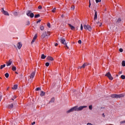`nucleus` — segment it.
<instances>
[{"mask_svg": "<svg viewBox=\"0 0 125 125\" xmlns=\"http://www.w3.org/2000/svg\"><path fill=\"white\" fill-rule=\"evenodd\" d=\"M87 106H80L79 107H78V106H75L73 107L72 108H70L69 110H67L66 111V113L67 114H69V113H72V112H74L75 111L78 112L79 111H82V110H83L84 108H86Z\"/></svg>", "mask_w": 125, "mask_h": 125, "instance_id": "nucleus-1", "label": "nucleus"}, {"mask_svg": "<svg viewBox=\"0 0 125 125\" xmlns=\"http://www.w3.org/2000/svg\"><path fill=\"white\" fill-rule=\"evenodd\" d=\"M50 36V34L49 33V32H46L45 31L42 33V36H41V39H44V38H46V37H49Z\"/></svg>", "mask_w": 125, "mask_h": 125, "instance_id": "nucleus-2", "label": "nucleus"}, {"mask_svg": "<svg viewBox=\"0 0 125 125\" xmlns=\"http://www.w3.org/2000/svg\"><path fill=\"white\" fill-rule=\"evenodd\" d=\"M111 97L112 98H122V97H124V95L123 94L117 95L115 94L111 95Z\"/></svg>", "mask_w": 125, "mask_h": 125, "instance_id": "nucleus-3", "label": "nucleus"}, {"mask_svg": "<svg viewBox=\"0 0 125 125\" xmlns=\"http://www.w3.org/2000/svg\"><path fill=\"white\" fill-rule=\"evenodd\" d=\"M83 28L85 30H88L89 32L91 31V26L89 25H86V24H84L83 25Z\"/></svg>", "mask_w": 125, "mask_h": 125, "instance_id": "nucleus-4", "label": "nucleus"}, {"mask_svg": "<svg viewBox=\"0 0 125 125\" xmlns=\"http://www.w3.org/2000/svg\"><path fill=\"white\" fill-rule=\"evenodd\" d=\"M105 76L107 77V78H108L109 80H110V81H113V80H114V78L112 77V75H111V73L110 72H107L105 74Z\"/></svg>", "mask_w": 125, "mask_h": 125, "instance_id": "nucleus-5", "label": "nucleus"}, {"mask_svg": "<svg viewBox=\"0 0 125 125\" xmlns=\"http://www.w3.org/2000/svg\"><path fill=\"white\" fill-rule=\"evenodd\" d=\"M1 12H2V13H3L4 14V15H6V16H9V14L8 13V12L7 11L4 10L3 8H2L1 9Z\"/></svg>", "mask_w": 125, "mask_h": 125, "instance_id": "nucleus-6", "label": "nucleus"}, {"mask_svg": "<svg viewBox=\"0 0 125 125\" xmlns=\"http://www.w3.org/2000/svg\"><path fill=\"white\" fill-rule=\"evenodd\" d=\"M26 15L31 17V18H33V17H34V13H32L31 11H28L26 13Z\"/></svg>", "mask_w": 125, "mask_h": 125, "instance_id": "nucleus-7", "label": "nucleus"}, {"mask_svg": "<svg viewBox=\"0 0 125 125\" xmlns=\"http://www.w3.org/2000/svg\"><path fill=\"white\" fill-rule=\"evenodd\" d=\"M11 64H12V60H9L8 62H6V65L7 67H9V66H11Z\"/></svg>", "mask_w": 125, "mask_h": 125, "instance_id": "nucleus-8", "label": "nucleus"}, {"mask_svg": "<svg viewBox=\"0 0 125 125\" xmlns=\"http://www.w3.org/2000/svg\"><path fill=\"white\" fill-rule=\"evenodd\" d=\"M60 41H61V42H62V43L64 45H66L67 43L65 42L66 40H65V39L62 38V39H61Z\"/></svg>", "mask_w": 125, "mask_h": 125, "instance_id": "nucleus-9", "label": "nucleus"}, {"mask_svg": "<svg viewBox=\"0 0 125 125\" xmlns=\"http://www.w3.org/2000/svg\"><path fill=\"white\" fill-rule=\"evenodd\" d=\"M35 75H36V71H34L31 74L30 76V79H34V77H35Z\"/></svg>", "mask_w": 125, "mask_h": 125, "instance_id": "nucleus-10", "label": "nucleus"}, {"mask_svg": "<svg viewBox=\"0 0 125 125\" xmlns=\"http://www.w3.org/2000/svg\"><path fill=\"white\" fill-rule=\"evenodd\" d=\"M97 20V12H96V11L95 10V15H94V21H95V20Z\"/></svg>", "mask_w": 125, "mask_h": 125, "instance_id": "nucleus-11", "label": "nucleus"}, {"mask_svg": "<svg viewBox=\"0 0 125 125\" xmlns=\"http://www.w3.org/2000/svg\"><path fill=\"white\" fill-rule=\"evenodd\" d=\"M17 47L19 49H20V48H21V47H22V44L20 42L18 43Z\"/></svg>", "mask_w": 125, "mask_h": 125, "instance_id": "nucleus-12", "label": "nucleus"}, {"mask_svg": "<svg viewBox=\"0 0 125 125\" xmlns=\"http://www.w3.org/2000/svg\"><path fill=\"white\" fill-rule=\"evenodd\" d=\"M47 59L48 60H50V61H53V60H54V59H53V58L50 57V56H48L47 57Z\"/></svg>", "mask_w": 125, "mask_h": 125, "instance_id": "nucleus-13", "label": "nucleus"}, {"mask_svg": "<svg viewBox=\"0 0 125 125\" xmlns=\"http://www.w3.org/2000/svg\"><path fill=\"white\" fill-rule=\"evenodd\" d=\"M68 25L70 27L71 30H74L75 29V26L72 25V24H68Z\"/></svg>", "mask_w": 125, "mask_h": 125, "instance_id": "nucleus-14", "label": "nucleus"}, {"mask_svg": "<svg viewBox=\"0 0 125 125\" xmlns=\"http://www.w3.org/2000/svg\"><path fill=\"white\" fill-rule=\"evenodd\" d=\"M45 94V93L42 91L40 93V96H44Z\"/></svg>", "mask_w": 125, "mask_h": 125, "instance_id": "nucleus-15", "label": "nucleus"}, {"mask_svg": "<svg viewBox=\"0 0 125 125\" xmlns=\"http://www.w3.org/2000/svg\"><path fill=\"white\" fill-rule=\"evenodd\" d=\"M18 87V85L17 84H15L14 85L13 87L12 88V89H17Z\"/></svg>", "mask_w": 125, "mask_h": 125, "instance_id": "nucleus-16", "label": "nucleus"}, {"mask_svg": "<svg viewBox=\"0 0 125 125\" xmlns=\"http://www.w3.org/2000/svg\"><path fill=\"white\" fill-rule=\"evenodd\" d=\"M96 24H97V25H98L100 27H101V26H102V23L99 21L97 22Z\"/></svg>", "mask_w": 125, "mask_h": 125, "instance_id": "nucleus-17", "label": "nucleus"}, {"mask_svg": "<svg viewBox=\"0 0 125 125\" xmlns=\"http://www.w3.org/2000/svg\"><path fill=\"white\" fill-rule=\"evenodd\" d=\"M40 28L41 31H43V30H44V27H43V25H41Z\"/></svg>", "mask_w": 125, "mask_h": 125, "instance_id": "nucleus-18", "label": "nucleus"}, {"mask_svg": "<svg viewBox=\"0 0 125 125\" xmlns=\"http://www.w3.org/2000/svg\"><path fill=\"white\" fill-rule=\"evenodd\" d=\"M46 57V56H45L44 54H43L42 55L41 58L42 59H45Z\"/></svg>", "mask_w": 125, "mask_h": 125, "instance_id": "nucleus-19", "label": "nucleus"}, {"mask_svg": "<svg viewBox=\"0 0 125 125\" xmlns=\"http://www.w3.org/2000/svg\"><path fill=\"white\" fill-rule=\"evenodd\" d=\"M122 65L123 67L125 66V61H123L122 62Z\"/></svg>", "mask_w": 125, "mask_h": 125, "instance_id": "nucleus-20", "label": "nucleus"}, {"mask_svg": "<svg viewBox=\"0 0 125 125\" xmlns=\"http://www.w3.org/2000/svg\"><path fill=\"white\" fill-rule=\"evenodd\" d=\"M12 71H16V67L13 66L12 68Z\"/></svg>", "mask_w": 125, "mask_h": 125, "instance_id": "nucleus-21", "label": "nucleus"}, {"mask_svg": "<svg viewBox=\"0 0 125 125\" xmlns=\"http://www.w3.org/2000/svg\"><path fill=\"white\" fill-rule=\"evenodd\" d=\"M37 38H38V35L37 34H35L34 38H33V40H37Z\"/></svg>", "mask_w": 125, "mask_h": 125, "instance_id": "nucleus-22", "label": "nucleus"}, {"mask_svg": "<svg viewBox=\"0 0 125 125\" xmlns=\"http://www.w3.org/2000/svg\"><path fill=\"white\" fill-rule=\"evenodd\" d=\"M85 66H87V63H84L82 66V68H85Z\"/></svg>", "mask_w": 125, "mask_h": 125, "instance_id": "nucleus-23", "label": "nucleus"}, {"mask_svg": "<svg viewBox=\"0 0 125 125\" xmlns=\"http://www.w3.org/2000/svg\"><path fill=\"white\" fill-rule=\"evenodd\" d=\"M5 67V64L0 65V70L2 69L3 68H4Z\"/></svg>", "mask_w": 125, "mask_h": 125, "instance_id": "nucleus-24", "label": "nucleus"}, {"mask_svg": "<svg viewBox=\"0 0 125 125\" xmlns=\"http://www.w3.org/2000/svg\"><path fill=\"white\" fill-rule=\"evenodd\" d=\"M5 77L6 78H8V77H9V74H8V73H6L5 74Z\"/></svg>", "mask_w": 125, "mask_h": 125, "instance_id": "nucleus-25", "label": "nucleus"}, {"mask_svg": "<svg viewBox=\"0 0 125 125\" xmlns=\"http://www.w3.org/2000/svg\"><path fill=\"white\" fill-rule=\"evenodd\" d=\"M71 10H75V6L74 5L71 6Z\"/></svg>", "mask_w": 125, "mask_h": 125, "instance_id": "nucleus-26", "label": "nucleus"}, {"mask_svg": "<svg viewBox=\"0 0 125 125\" xmlns=\"http://www.w3.org/2000/svg\"><path fill=\"white\" fill-rule=\"evenodd\" d=\"M81 31H83V24H81Z\"/></svg>", "mask_w": 125, "mask_h": 125, "instance_id": "nucleus-27", "label": "nucleus"}, {"mask_svg": "<svg viewBox=\"0 0 125 125\" xmlns=\"http://www.w3.org/2000/svg\"><path fill=\"white\" fill-rule=\"evenodd\" d=\"M40 17V14H37L35 16V18H39Z\"/></svg>", "mask_w": 125, "mask_h": 125, "instance_id": "nucleus-28", "label": "nucleus"}, {"mask_svg": "<svg viewBox=\"0 0 125 125\" xmlns=\"http://www.w3.org/2000/svg\"><path fill=\"white\" fill-rule=\"evenodd\" d=\"M121 79H122V80H125V75H121Z\"/></svg>", "mask_w": 125, "mask_h": 125, "instance_id": "nucleus-29", "label": "nucleus"}, {"mask_svg": "<svg viewBox=\"0 0 125 125\" xmlns=\"http://www.w3.org/2000/svg\"><path fill=\"white\" fill-rule=\"evenodd\" d=\"M54 100H55L54 98L51 99V101H50V103H52V102H54Z\"/></svg>", "mask_w": 125, "mask_h": 125, "instance_id": "nucleus-30", "label": "nucleus"}, {"mask_svg": "<svg viewBox=\"0 0 125 125\" xmlns=\"http://www.w3.org/2000/svg\"><path fill=\"white\" fill-rule=\"evenodd\" d=\"M14 15H15V16H17V15H18V13H17V12H15L14 13Z\"/></svg>", "mask_w": 125, "mask_h": 125, "instance_id": "nucleus-31", "label": "nucleus"}, {"mask_svg": "<svg viewBox=\"0 0 125 125\" xmlns=\"http://www.w3.org/2000/svg\"><path fill=\"white\" fill-rule=\"evenodd\" d=\"M89 110H92V105H89Z\"/></svg>", "mask_w": 125, "mask_h": 125, "instance_id": "nucleus-32", "label": "nucleus"}, {"mask_svg": "<svg viewBox=\"0 0 125 125\" xmlns=\"http://www.w3.org/2000/svg\"><path fill=\"white\" fill-rule=\"evenodd\" d=\"M9 108H13V104H11L9 106Z\"/></svg>", "mask_w": 125, "mask_h": 125, "instance_id": "nucleus-33", "label": "nucleus"}, {"mask_svg": "<svg viewBox=\"0 0 125 125\" xmlns=\"http://www.w3.org/2000/svg\"><path fill=\"white\" fill-rule=\"evenodd\" d=\"M101 2V0H96V3H98V2Z\"/></svg>", "mask_w": 125, "mask_h": 125, "instance_id": "nucleus-34", "label": "nucleus"}, {"mask_svg": "<svg viewBox=\"0 0 125 125\" xmlns=\"http://www.w3.org/2000/svg\"><path fill=\"white\" fill-rule=\"evenodd\" d=\"M121 21H122V20H121L120 18L118 19V20H117V22H118V23H120V22Z\"/></svg>", "mask_w": 125, "mask_h": 125, "instance_id": "nucleus-35", "label": "nucleus"}, {"mask_svg": "<svg viewBox=\"0 0 125 125\" xmlns=\"http://www.w3.org/2000/svg\"><path fill=\"white\" fill-rule=\"evenodd\" d=\"M35 41H36V40L33 39L32 40V41L31 42V44H33L34 43V42H35Z\"/></svg>", "mask_w": 125, "mask_h": 125, "instance_id": "nucleus-36", "label": "nucleus"}, {"mask_svg": "<svg viewBox=\"0 0 125 125\" xmlns=\"http://www.w3.org/2000/svg\"><path fill=\"white\" fill-rule=\"evenodd\" d=\"M45 66H46V67H48V66H49V62H46L45 63Z\"/></svg>", "mask_w": 125, "mask_h": 125, "instance_id": "nucleus-37", "label": "nucleus"}, {"mask_svg": "<svg viewBox=\"0 0 125 125\" xmlns=\"http://www.w3.org/2000/svg\"><path fill=\"white\" fill-rule=\"evenodd\" d=\"M120 124L121 125H123V124H125V121H123L120 122Z\"/></svg>", "mask_w": 125, "mask_h": 125, "instance_id": "nucleus-38", "label": "nucleus"}, {"mask_svg": "<svg viewBox=\"0 0 125 125\" xmlns=\"http://www.w3.org/2000/svg\"><path fill=\"white\" fill-rule=\"evenodd\" d=\"M36 90L37 91H38V90H41V88L38 87V88H37L36 89Z\"/></svg>", "mask_w": 125, "mask_h": 125, "instance_id": "nucleus-39", "label": "nucleus"}, {"mask_svg": "<svg viewBox=\"0 0 125 125\" xmlns=\"http://www.w3.org/2000/svg\"><path fill=\"white\" fill-rule=\"evenodd\" d=\"M47 26L48 27V28H50V23H48L47 24Z\"/></svg>", "mask_w": 125, "mask_h": 125, "instance_id": "nucleus-40", "label": "nucleus"}, {"mask_svg": "<svg viewBox=\"0 0 125 125\" xmlns=\"http://www.w3.org/2000/svg\"><path fill=\"white\" fill-rule=\"evenodd\" d=\"M56 10V8H54L52 11V12H55V10Z\"/></svg>", "mask_w": 125, "mask_h": 125, "instance_id": "nucleus-41", "label": "nucleus"}, {"mask_svg": "<svg viewBox=\"0 0 125 125\" xmlns=\"http://www.w3.org/2000/svg\"><path fill=\"white\" fill-rule=\"evenodd\" d=\"M78 43H79V44H81V43H82V40H79Z\"/></svg>", "mask_w": 125, "mask_h": 125, "instance_id": "nucleus-42", "label": "nucleus"}, {"mask_svg": "<svg viewBox=\"0 0 125 125\" xmlns=\"http://www.w3.org/2000/svg\"><path fill=\"white\" fill-rule=\"evenodd\" d=\"M38 8H39V9H42V6L40 5L38 6Z\"/></svg>", "mask_w": 125, "mask_h": 125, "instance_id": "nucleus-43", "label": "nucleus"}, {"mask_svg": "<svg viewBox=\"0 0 125 125\" xmlns=\"http://www.w3.org/2000/svg\"><path fill=\"white\" fill-rule=\"evenodd\" d=\"M119 51H120V52H123V49H122V48L119 49Z\"/></svg>", "mask_w": 125, "mask_h": 125, "instance_id": "nucleus-44", "label": "nucleus"}, {"mask_svg": "<svg viewBox=\"0 0 125 125\" xmlns=\"http://www.w3.org/2000/svg\"><path fill=\"white\" fill-rule=\"evenodd\" d=\"M89 7H90V6L91 5V3H90V0H89Z\"/></svg>", "mask_w": 125, "mask_h": 125, "instance_id": "nucleus-45", "label": "nucleus"}, {"mask_svg": "<svg viewBox=\"0 0 125 125\" xmlns=\"http://www.w3.org/2000/svg\"><path fill=\"white\" fill-rule=\"evenodd\" d=\"M42 21V20H39L37 21V23H40Z\"/></svg>", "mask_w": 125, "mask_h": 125, "instance_id": "nucleus-46", "label": "nucleus"}, {"mask_svg": "<svg viewBox=\"0 0 125 125\" xmlns=\"http://www.w3.org/2000/svg\"><path fill=\"white\" fill-rule=\"evenodd\" d=\"M57 45H58V43H55V46H57Z\"/></svg>", "mask_w": 125, "mask_h": 125, "instance_id": "nucleus-47", "label": "nucleus"}, {"mask_svg": "<svg viewBox=\"0 0 125 125\" xmlns=\"http://www.w3.org/2000/svg\"><path fill=\"white\" fill-rule=\"evenodd\" d=\"M2 98V96H0V102L1 101V99Z\"/></svg>", "mask_w": 125, "mask_h": 125, "instance_id": "nucleus-48", "label": "nucleus"}, {"mask_svg": "<svg viewBox=\"0 0 125 125\" xmlns=\"http://www.w3.org/2000/svg\"><path fill=\"white\" fill-rule=\"evenodd\" d=\"M87 125H93L91 124V123H88L87 124Z\"/></svg>", "mask_w": 125, "mask_h": 125, "instance_id": "nucleus-49", "label": "nucleus"}, {"mask_svg": "<svg viewBox=\"0 0 125 125\" xmlns=\"http://www.w3.org/2000/svg\"><path fill=\"white\" fill-rule=\"evenodd\" d=\"M65 45L66 48H69V47H68V45H67V44H66V45Z\"/></svg>", "mask_w": 125, "mask_h": 125, "instance_id": "nucleus-50", "label": "nucleus"}, {"mask_svg": "<svg viewBox=\"0 0 125 125\" xmlns=\"http://www.w3.org/2000/svg\"><path fill=\"white\" fill-rule=\"evenodd\" d=\"M35 124H36V122H34L33 123H32V125H35Z\"/></svg>", "mask_w": 125, "mask_h": 125, "instance_id": "nucleus-51", "label": "nucleus"}, {"mask_svg": "<svg viewBox=\"0 0 125 125\" xmlns=\"http://www.w3.org/2000/svg\"><path fill=\"white\" fill-rule=\"evenodd\" d=\"M82 68H83L82 66H79V67H78V69H82Z\"/></svg>", "mask_w": 125, "mask_h": 125, "instance_id": "nucleus-52", "label": "nucleus"}, {"mask_svg": "<svg viewBox=\"0 0 125 125\" xmlns=\"http://www.w3.org/2000/svg\"><path fill=\"white\" fill-rule=\"evenodd\" d=\"M16 96H14V99H16Z\"/></svg>", "mask_w": 125, "mask_h": 125, "instance_id": "nucleus-53", "label": "nucleus"}, {"mask_svg": "<svg viewBox=\"0 0 125 125\" xmlns=\"http://www.w3.org/2000/svg\"><path fill=\"white\" fill-rule=\"evenodd\" d=\"M119 74H122V71L119 72Z\"/></svg>", "mask_w": 125, "mask_h": 125, "instance_id": "nucleus-54", "label": "nucleus"}, {"mask_svg": "<svg viewBox=\"0 0 125 125\" xmlns=\"http://www.w3.org/2000/svg\"><path fill=\"white\" fill-rule=\"evenodd\" d=\"M12 100H14V99H12Z\"/></svg>", "mask_w": 125, "mask_h": 125, "instance_id": "nucleus-55", "label": "nucleus"}]
</instances>
